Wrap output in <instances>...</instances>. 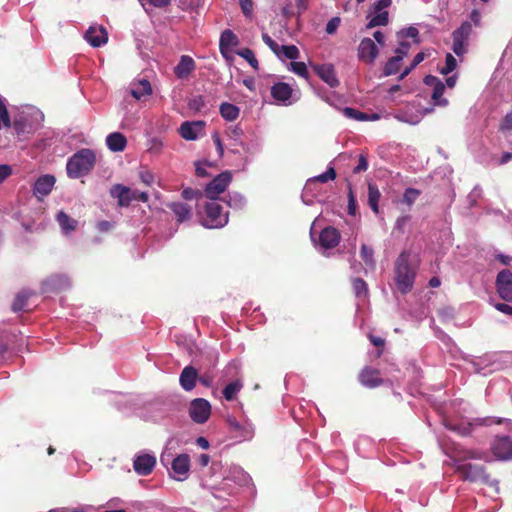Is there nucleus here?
Here are the masks:
<instances>
[{
	"label": "nucleus",
	"mask_w": 512,
	"mask_h": 512,
	"mask_svg": "<svg viewBox=\"0 0 512 512\" xmlns=\"http://www.w3.org/2000/svg\"><path fill=\"white\" fill-rule=\"evenodd\" d=\"M394 280L399 292L407 294L413 288L416 271L410 265V252L403 251L394 264Z\"/></svg>",
	"instance_id": "1"
},
{
	"label": "nucleus",
	"mask_w": 512,
	"mask_h": 512,
	"mask_svg": "<svg viewBox=\"0 0 512 512\" xmlns=\"http://www.w3.org/2000/svg\"><path fill=\"white\" fill-rule=\"evenodd\" d=\"M95 164V152L92 149L82 148L68 159L67 175L73 179L83 177L93 170Z\"/></svg>",
	"instance_id": "2"
},
{
	"label": "nucleus",
	"mask_w": 512,
	"mask_h": 512,
	"mask_svg": "<svg viewBox=\"0 0 512 512\" xmlns=\"http://www.w3.org/2000/svg\"><path fill=\"white\" fill-rule=\"evenodd\" d=\"M110 195L112 198L117 199V204L120 207H128L132 201L139 200L146 203L149 200L147 192H140L136 189H131L122 184H115L110 189Z\"/></svg>",
	"instance_id": "3"
},
{
	"label": "nucleus",
	"mask_w": 512,
	"mask_h": 512,
	"mask_svg": "<svg viewBox=\"0 0 512 512\" xmlns=\"http://www.w3.org/2000/svg\"><path fill=\"white\" fill-rule=\"evenodd\" d=\"M392 0H378L369 12L366 24L367 29L386 26L389 22L388 8Z\"/></svg>",
	"instance_id": "4"
},
{
	"label": "nucleus",
	"mask_w": 512,
	"mask_h": 512,
	"mask_svg": "<svg viewBox=\"0 0 512 512\" xmlns=\"http://www.w3.org/2000/svg\"><path fill=\"white\" fill-rule=\"evenodd\" d=\"M455 471L460 474L463 480L470 482H483L489 481V474L486 473V469L483 465L472 464V463H458Z\"/></svg>",
	"instance_id": "5"
},
{
	"label": "nucleus",
	"mask_w": 512,
	"mask_h": 512,
	"mask_svg": "<svg viewBox=\"0 0 512 512\" xmlns=\"http://www.w3.org/2000/svg\"><path fill=\"white\" fill-rule=\"evenodd\" d=\"M206 218L205 226L209 228L223 227L228 222V215L223 213V207L215 200H211L205 205Z\"/></svg>",
	"instance_id": "6"
},
{
	"label": "nucleus",
	"mask_w": 512,
	"mask_h": 512,
	"mask_svg": "<svg viewBox=\"0 0 512 512\" xmlns=\"http://www.w3.org/2000/svg\"><path fill=\"white\" fill-rule=\"evenodd\" d=\"M211 414V405L204 398H196L191 401L189 415L191 419L198 424L205 423Z\"/></svg>",
	"instance_id": "7"
},
{
	"label": "nucleus",
	"mask_w": 512,
	"mask_h": 512,
	"mask_svg": "<svg viewBox=\"0 0 512 512\" xmlns=\"http://www.w3.org/2000/svg\"><path fill=\"white\" fill-rule=\"evenodd\" d=\"M232 176L229 171H225L217 175L211 180L205 188V194L211 200L216 198L225 191L229 183L231 182Z\"/></svg>",
	"instance_id": "8"
},
{
	"label": "nucleus",
	"mask_w": 512,
	"mask_h": 512,
	"mask_svg": "<svg viewBox=\"0 0 512 512\" xmlns=\"http://www.w3.org/2000/svg\"><path fill=\"white\" fill-rule=\"evenodd\" d=\"M495 286L502 300L512 302V272L509 269H503L497 274Z\"/></svg>",
	"instance_id": "9"
},
{
	"label": "nucleus",
	"mask_w": 512,
	"mask_h": 512,
	"mask_svg": "<svg viewBox=\"0 0 512 512\" xmlns=\"http://www.w3.org/2000/svg\"><path fill=\"white\" fill-rule=\"evenodd\" d=\"M379 53L377 44L370 38H364L358 47V58L366 64L374 63Z\"/></svg>",
	"instance_id": "10"
},
{
	"label": "nucleus",
	"mask_w": 512,
	"mask_h": 512,
	"mask_svg": "<svg viewBox=\"0 0 512 512\" xmlns=\"http://www.w3.org/2000/svg\"><path fill=\"white\" fill-rule=\"evenodd\" d=\"M359 382L368 388H376L383 384L381 373L378 369L365 366L358 375Z\"/></svg>",
	"instance_id": "11"
},
{
	"label": "nucleus",
	"mask_w": 512,
	"mask_h": 512,
	"mask_svg": "<svg viewBox=\"0 0 512 512\" xmlns=\"http://www.w3.org/2000/svg\"><path fill=\"white\" fill-rule=\"evenodd\" d=\"M312 68L319 76V78L328 84L331 88L339 86L340 82L332 64H316L313 65Z\"/></svg>",
	"instance_id": "12"
},
{
	"label": "nucleus",
	"mask_w": 512,
	"mask_h": 512,
	"mask_svg": "<svg viewBox=\"0 0 512 512\" xmlns=\"http://www.w3.org/2000/svg\"><path fill=\"white\" fill-rule=\"evenodd\" d=\"M492 452L498 459H512V439L509 436L497 438L492 444Z\"/></svg>",
	"instance_id": "13"
},
{
	"label": "nucleus",
	"mask_w": 512,
	"mask_h": 512,
	"mask_svg": "<svg viewBox=\"0 0 512 512\" xmlns=\"http://www.w3.org/2000/svg\"><path fill=\"white\" fill-rule=\"evenodd\" d=\"M156 465V458L150 454H141L136 456L133 462V468L138 475H149Z\"/></svg>",
	"instance_id": "14"
},
{
	"label": "nucleus",
	"mask_w": 512,
	"mask_h": 512,
	"mask_svg": "<svg viewBox=\"0 0 512 512\" xmlns=\"http://www.w3.org/2000/svg\"><path fill=\"white\" fill-rule=\"evenodd\" d=\"M172 470L177 481H184L190 470V457L188 454H180L172 461Z\"/></svg>",
	"instance_id": "15"
},
{
	"label": "nucleus",
	"mask_w": 512,
	"mask_h": 512,
	"mask_svg": "<svg viewBox=\"0 0 512 512\" xmlns=\"http://www.w3.org/2000/svg\"><path fill=\"white\" fill-rule=\"evenodd\" d=\"M239 44L240 41L237 34H221L219 42L220 53L226 60L232 61L233 48Z\"/></svg>",
	"instance_id": "16"
},
{
	"label": "nucleus",
	"mask_w": 512,
	"mask_h": 512,
	"mask_svg": "<svg viewBox=\"0 0 512 512\" xmlns=\"http://www.w3.org/2000/svg\"><path fill=\"white\" fill-rule=\"evenodd\" d=\"M293 94L292 87L285 82H277L271 87V96L273 99L281 104H290L289 100Z\"/></svg>",
	"instance_id": "17"
},
{
	"label": "nucleus",
	"mask_w": 512,
	"mask_h": 512,
	"mask_svg": "<svg viewBox=\"0 0 512 512\" xmlns=\"http://www.w3.org/2000/svg\"><path fill=\"white\" fill-rule=\"evenodd\" d=\"M339 231L331 226L325 227L319 235V244L325 249H332L340 242Z\"/></svg>",
	"instance_id": "18"
},
{
	"label": "nucleus",
	"mask_w": 512,
	"mask_h": 512,
	"mask_svg": "<svg viewBox=\"0 0 512 512\" xmlns=\"http://www.w3.org/2000/svg\"><path fill=\"white\" fill-rule=\"evenodd\" d=\"M55 177L52 175H43L40 176L33 187V193L36 197H45L52 191L55 184Z\"/></svg>",
	"instance_id": "19"
},
{
	"label": "nucleus",
	"mask_w": 512,
	"mask_h": 512,
	"mask_svg": "<svg viewBox=\"0 0 512 512\" xmlns=\"http://www.w3.org/2000/svg\"><path fill=\"white\" fill-rule=\"evenodd\" d=\"M197 380V370L191 365L184 367L179 377L181 387L185 391H191L195 388Z\"/></svg>",
	"instance_id": "20"
},
{
	"label": "nucleus",
	"mask_w": 512,
	"mask_h": 512,
	"mask_svg": "<svg viewBox=\"0 0 512 512\" xmlns=\"http://www.w3.org/2000/svg\"><path fill=\"white\" fill-rule=\"evenodd\" d=\"M196 68L195 61L188 55H182L179 63L174 68V73L179 79L187 78Z\"/></svg>",
	"instance_id": "21"
},
{
	"label": "nucleus",
	"mask_w": 512,
	"mask_h": 512,
	"mask_svg": "<svg viewBox=\"0 0 512 512\" xmlns=\"http://www.w3.org/2000/svg\"><path fill=\"white\" fill-rule=\"evenodd\" d=\"M167 207L175 214L179 223L190 220L192 216V208L186 203L172 202Z\"/></svg>",
	"instance_id": "22"
},
{
	"label": "nucleus",
	"mask_w": 512,
	"mask_h": 512,
	"mask_svg": "<svg viewBox=\"0 0 512 512\" xmlns=\"http://www.w3.org/2000/svg\"><path fill=\"white\" fill-rule=\"evenodd\" d=\"M454 454L455 461L459 463H465V461L468 459L484 460L487 457V454L483 451L464 448H456L454 450Z\"/></svg>",
	"instance_id": "23"
},
{
	"label": "nucleus",
	"mask_w": 512,
	"mask_h": 512,
	"mask_svg": "<svg viewBox=\"0 0 512 512\" xmlns=\"http://www.w3.org/2000/svg\"><path fill=\"white\" fill-rule=\"evenodd\" d=\"M203 125L204 123L202 121L183 122L179 129L180 135L186 140H195Z\"/></svg>",
	"instance_id": "24"
},
{
	"label": "nucleus",
	"mask_w": 512,
	"mask_h": 512,
	"mask_svg": "<svg viewBox=\"0 0 512 512\" xmlns=\"http://www.w3.org/2000/svg\"><path fill=\"white\" fill-rule=\"evenodd\" d=\"M108 148L113 152H121L126 148L127 139L120 132L110 133L106 138Z\"/></svg>",
	"instance_id": "25"
},
{
	"label": "nucleus",
	"mask_w": 512,
	"mask_h": 512,
	"mask_svg": "<svg viewBox=\"0 0 512 512\" xmlns=\"http://www.w3.org/2000/svg\"><path fill=\"white\" fill-rule=\"evenodd\" d=\"M56 220L61 227L63 233L68 234L76 230L78 221L71 218L64 211H59L56 215Z\"/></svg>",
	"instance_id": "26"
},
{
	"label": "nucleus",
	"mask_w": 512,
	"mask_h": 512,
	"mask_svg": "<svg viewBox=\"0 0 512 512\" xmlns=\"http://www.w3.org/2000/svg\"><path fill=\"white\" fill-rule=\"evenodd\" d=\"M152 94V87L148 80L142 79L138 82L134 83L131 88V95L140 100L144 96H149Z\"/></svg>",
	"instance_id": "27"
},
{
	"label": "nucleus",
	"mask_w": 512,
	"mask_h": 512,
	"mask_svg": "<svg viewBox=\"0 0 512 512\" xmlns=\"http://www.w3.org/2000/svg\"><path fill=\"white\" fill-rule=\"evenodd\" d=\"M34 293L30 290H22L16 294L15 299L12 303L11 309L13 312H20L26 310L28 299Z\"/></svg>",
	"instance_id": "28"
},
{
	"label": "nucleus",
	"mask_w": 512,
	"mask_h": 512,
	"mask_svg": "<svg viewBox=\"0 0 512 512\" xmlns=\"http://www.w3.org/2000/svg\"><path fill=\"white\" fill-rule=\"evenodd\" d=\"M381 198V193L374 183L368 184V205L372 209V211L376 214L379 213V200Z\"/></svg>",
	"instance_id": "29"
},
{
	"label": "nucleus",
	"mask_w": 512,
	"mask_h": 512,
	"mask_svg": "<svg viewBox=\"0 0 512 512\" xmlns=\"http://www.w3.org/2000/svg\"><path fill=\"white\" fill-rule=\"evenodd\" d=\"M481 14L478 10H473L469 19L461 24L456 32H470L473 28L480 27Z\"/></svg>",
	"instance_id": "30"
},
{
	"label": "nucleus",
	"mask_w": 512,
	"mask_h": 512,
	"mask_svg": "<svg viewBox=\"0 0 512 512\" xmlns=\"http://www.w3.org/2000/svg\"><path fill=\"white\" fill-rule=\"evenodd\" d=\"M240 113L239 108L231 103L224 102L220 105V114L227 121H234Z\"/></svg>",
	"instance_id": "31"
},
{
	"label": "nucleus",
	"mask_w": 512,
	"mask_h": 512,
	"mask_svg": "<svg viewBox=\"0 0 512 512\" xmlns=\"http://www.w3.org/2000/svg\"><path fill=\"white\" fill-rule=\"evenodd\" d=\"M243 387L241 381L235 380L230 382L223 389V396L227 401H232L236 398L237 393Z\"/></svg>",
	"instance_id": "32"
},
{
	"label": "nucleus",
	"mask_w": 512,
	"mask_h": 512,
	"mask_svg": "<svg viewBox=\"0 0 512 512\" xmlns=\"http://www.w3.org/2000/svg\"><path fill=\"white\" fill-rule=\"evenodd\" d=\"M11 127L19 137L30 132V125L24 117L16 118L13 122L11 121Z\"/></svg>",
	"instance_id": "33"
},
{
	"label": "nucleus",
	"mask_w": 512,
	"mask_h": 512,
	"mask_svg": "<svg viewBox=\"0 0 512 512\" xmlns=\"http://www.w3.org/2000/svg\"><path fill=\"white\" fill-rule=\"evenodd\" d=\"M401 56H393L388 59L384 66V74L386 76L394 75L400 70Z\"/></svg>",
	"instance_id": "34"
},
{
	"label": "nucleus",
	"mask_w": 512,
	"mask_h": 512,
	"mask_svg": "<svg viewBox=\"0 0 512 512\" xmlns=\"http://www.w3.org/2000/svg\"><path fill=\"white\" fill-rule=\"evenodd\" d=\"M84 39L92 47H100L108 42V34H83Z\"/></svg>",
	"instance_id": "35"
},
{
	"label": "nucleus",
	"mask_w": 512,
	"mask_h": 512,
	"mask_svg": "<svg viewBox=\"0 0 512 512\" xmlns=\"http://www.w3.org/2000/svg\"><path fill=\"white\" fill-rule=\"evenodd\" d=\"M468 34H457L454 38L452 50L457 56H461L466 52L465 44Z\"/></svg>",
	"instance_id": "36"
},
{
	"label": "nucleus",
	"mask_w": 512,
	"mask_h": 512,
	"mask_svg": "<svg viewBox=\"0 0 512 512\" xmlns=\"http://www.w3.org/2000/svg\"><path fill=\"white\" fill-rule=\"evenodd\" d=\"M352 286L356 297L365 298L368 295L367 283L362 278H354Z\"/></svg>",
	"instance_id": "37"
},
{
	"label": "nucleus",
	"mask_w": 512,
	"mask_h": 512,
	"mask_svg": "<svg viewBox=\"0 0 512 512\" xmlns=\"http://www.w3.org/2000/svg\"><path fill=\"white\" fill-rule=\"evenodd\" d=\"M360 257L364 261L366 266H369V267L375 266L374 250L372 247H369L366 244H363L361 246V250H360Z\"/></svg>",
	"instance_id": "38"
},
{
	"label": "nucleus",
	"mask_w": 512,
	"mask_h": 512,
	"mask_svg": "<svg viewBox=\"0 0 512 512\" xmlns=\"http://www.w3.org/2000/svg\"><path fill=\"white\" fill-rule=\"evenodd\" d=\"M236 54L244 58L254 70L259 69V62L256 59L254 52L249 48H244L236 51Z\"/></svg>",
	"instance_id": "39"
},
{
	"label": "nucleus",
	"mask_w": 512,
	"mask_h": 512,
	"mask_svg": "<svg viewBox=\"0 0 512 512\" xmlns=\"http://www.w3.org/2000/svg\"><path fill=\"white\" fill-rule=\"evenodd\" d=\"M444 91L445 85L442 81L438 83L435 87H433L432 99L435 101L437 105L446 106L448 104V101L442 98Z\"/></svg>",
	"instance_id": "40"
},
{
	"label": "nucleus",
	"mask_w": 512,
	"mask_h": 512,
	"mask_svg": "<svg viewBox=\"0 0 512 512\" xmlns=\"http://www.w3.org/2000/svg\"><path fill=\"white\" fill-rule=\"evenodd\" d=\"M180 8L184 11H188L191 14V18L194 19L195 15H199V1L195 0H180Z\"/></svg>",
	"instance_id": "41"
},
{
	"label": "nucleus",
	"mask_w": 512,
	"mask_h": 512,
	"mask_svg": "<svg viewBox=\"0 0 512 512\" xmlns=\"http://www.w3.org/2000/svg\"><path fill=\"white\" fill-rule=\"evenodd\" d=\"M11 127V119L5 105L4 99L0 96V129Z\"/></svg>",
	"instance_id": "42"
},
{
	"label": "nucleus",
	"mask_w": 512,
	"mask_h": 512,
	"mask_svg": "<svg viewBox=\"0 0 512 512\" xmlns=\"http://www.w3.org/2000/svg\"><path fill=\"white\" fill-rule=\"evenodd\" d=\"M474 423H460L456 425H450L449 429L458 433L461 436H470L473 432Z\"/></svg>",
	"instance_id": "43"
},
{
	"label": "nucleus",
	"mask_w": 512,
	"mask_h": 512,
	"mask_svg": "<svg viewBox=\"0 0 512 512\" xmlns=\"http://www.w3.org/2000/svg\"><path fill=\"white\" fill-rule=\"evenodd\" d=\"M343 113L346 117L356 120V121H368L367 113L361 112V111L351 108V107L344 108Z\"/></svg>",
	"instance_id": "44"
},
{
	"label": "nucleus",
	"mask_w": 512,
	"mask_h": 512,
	"mask_svg": "<svg viewBox=\"0 0 512 512\" xmlns=\"http://www.w3.org/2000/svg\"><path fill=\"white\" fill-rule=\"evenodd\" d=\"M290 69L298 76L308 79L309 73L307 66L304 62L292 61L290 62Z\"/></svg>",
	"instance_id": "45"
},
{
	"label": "nucleus",
	"mask_w": 512,
	"mask_h": 512,
	"mask_svg": "<svg viewBox=\"0 0 512 512\" xmlns=\"http://www.w3.org/2000/svg\"><path fill=\"white\" fill-rule=\"evenodd\" d=\"M457 66V61L455 57L451 53H447L445 59V66L440 69V73L442 75H448L451 73Z\"/></svg>",
	"instance_id": "46"
},
{
	"label": "nucleus",
	"mask_w": 512,
	"mask_h": 512,
	"mask_svg": "<svg viewBox=\"0 0 512 512\" xmlns=\"http://www.w3.org/2000/svg\"><path fill=\"white\" fill-rule=\"evenodd\" d=\"M280 53L290 60H294L299 57V50L295 45H281Z\"/></svg>",
	"instance_id": "47"
},
{
	"label": "nucleus",
	"mask_w": 512,
	"mask_h": 512,
	"mask_svg": "<svg viewBox=\"0 0 512 512\" xmlns=\"http://www.w3.org/2000/svg\"><path fill=\"white\" fill-rule=\"evenodd\" d=\"M336 171L333 167H329L326 172L318 175V176H315L313 179H311L310 181H316V182H320V183H326L330 180H334L336 178Z\"/></svg>",
	"instance_id": "48"
},
{
	"label": "nucleus",
	"mask_w": 512,
	"mask_h": 512,
	"mask_svg": "<svg viewBox=\"0 0 512 512\" xmlns=\"http://www.w3.org/2000/svg\"><path fill=\"white\" fill-rule=\"evenodd\" d=\"M512 131V110L507 112L499 124V132L507 133Z\"/></svg>",
	"instance_id": "49"
},
{
	"label": "nucleus",
	"mask_w": 512,
	"mask_h": 512,
	"mask_svg": "<svg viewBox=\"0 0 512 512\" xmlns=\"http://www.w3.org/2000/svg\"><path fill=\"white\" fill-rule=\"evenodd\" d=\"M419 195H420L419 190L414 189V188H407L403 195V201L408 206H411L416 201V199L418 198Z\"/></svg>",
	"instance_id": "50"
},
{
	"label": "nucleus",
	"mask_w": 512,
	"mask_h": 512,
	"mask_svg": "<svg viewBox=\"0 0 512 512\" xmlns=\"http://www.w3.org/2000/svg\"><path fill=\"white\" fill-rule=\"evenodd\" d=\"M348 190V213L354 216L356 214L357 201L351 185L348 186Z\"/></svg>",
	"instance_id": "51"
},
{
	"label": "nucleus",
	"mask_w": 512,
	"mask_h": 512,
	"mask_svg": "<svg viewBox=\"0 0 512 512\" xmlns=\"http://www.w3.org/2000/svg\"><path fill=\"white\" fill-rule=\"evenodd\" d=\"M409 221H410L409 215H404V216L398 217L395 222V225H394V230L400 234L404 233L405 226L407 225V223Z\"/></svg>",
	"instance_id": "52"
},
{
	"label": "nucleus",
	"mask_w": 512,
	"mask_h": 512,
	"mask_svg": "<svg viewBox=\"0 0 512 512\" xmlns=\"http://www.w3.org/2000/svg\"><path fill=\"white\" fill-rule=\"evenodd\" d=\"M139 178L141 179V181L144 184H146L148 186L152 185V183L155 180L154 174L150 170H147V169L141 170L139 172Z\"/></svg>",
	"instance_id": "53"
},
{
	"label": "nucleus",
	"mask_w": 512,
	"mask_h": 512,
	"mask_svg": "<svg viewBox=\"0 0 512 512\" xmlns=\"http://www.w3.org/2000/svg\"><path fill=\"white\" fill-rule=\"evenodd\" d=\"M368 168V160L365 155L361 154L358 159L357 166L353 169L355 174L366 171Z\"/></svg>",
	"instance_id": "54"
},
{
	"label": "nucleus",
	"mask_w": 512,
	"mask_h": 512,
	"mask_svg": "<svg viewBox=\"0 0 512 512\" xmlns=\"http://www.w3.org/2000/svg\"><path fill=\"white\" fill-rule=\"evenodd\" d=\"M202 195V193L199 191V190H195V189H192V188H185L183 191H182V197L185 199V200H193V199H197L198 197H200Z\"/></svg>",
	"instance_id": "55"
},
{
	"label": "nucleus",
	"mask_w": 512,
	"mask_h": 512,
	"mask_svg": "<svg viewBox=\"0 0 512 512\" xmlns=\"http://www.w3.org/2000/svg\"><path fill=\"white\" fill-rule=\"evenodd\" d=\"M411 45L409 42L402 41L395 50L396 56H401V60L409 53Z\"/></svg>",
	"instance_id": "56"
},
{
	"label": "nucleus",
	"mask_w": 512,
	"mask_h": 512,
	"mask_svg": "<svg viewBox=\"0 0 512 512\" xmlns=\"http://www.w3.org/2000/svg\"><path fill=\"white\" fill-rule=\"evenodd\" d=\"M253 435L254 429L250 424L244 425L243 428L238 432V436L242 437L245 440L251 439Z\"/></svg>",
	"instance_id": "57"
},
{
	"label": "nucleus",
	"mask_w": 512,
	"mask_h": 512,
	"mask_svg": "<svg viewBox=\"0 0 512 512\" xmlns=\"http://www.w3.org/2000/svg\"><path fill=\"white\" fill-rule=\"evenodd\" d=\"M12 175V167L8 164L0 165V184Z\"/></svg>",
	"instance_id": "58"
},
{
	"label": "nucleus",
	"mask_w": 512,
	"mask_h": 512,
	"mask_svg": "<svg viewBox=\"0 0 512 512\" xmlns=\"http://www.w3.org/2000/svg\"><path fill=\"white\" fill-rule=\"evenodd\" d=\"M263 40L276 55H280L281 46L273 41L268 34H263Z\"/></svg>",
	"instance_id": "59"
},
{
	"label": "nucleus",
	"mask_w": 512,
	"mask_h": 512,
	"mask_svg": "<svg viewBox=\"0 0 512 512\" xmlns=\"http://www.w3.org/2000/svg\"><path fill=\"white\" fill-rule=\"evenodd\" d=\"M431 55L430 50H423L417 53L412 61V67L418 66L425 58Z\"/></svg>",
	"instance_id": "60"
},
{
	"label": "nucleus",
	"mask_w": 512,
	"mask_h": 512,
	"mask_svg": "<svg viewBox=\"0 0 512 512\" xmlns=\"http://www.w3.org/2000/svg\"><path fill=\"white\" fill-rule=\"evenodd\" d=\"M204 99L201 95L194 97L189 101V107L194 110H200L204 106Z\"/></svg>",
	"instance_id": "61"
},
{
	"label": "nucleus",
	"mask_w": 512,
	"mask_h": 512,
	"mask_svg": "<svg viewBox=\"0 0 512 512\" xmlns=\"http://www.w3.org/2000/svg\"><path fill=\"white\" fill-rule=\"evenodd\" d=\"M340 22L339 17H333L326 25V32H335L339 28Z\"/></svg>",
	"instance_id": "62"
},
{
	"label": "nucleus",
	"mask_w": 512,
	"mask_h": 512,
	"mask_svg": "<svg viewBox=\"0 0 512 512\" xmlns=\"http://www.w3.org/2000/svg\"><path fill=\"white\" fill-rule=\"evenodd\" d=\"M239 4L241 6V9H242L243 13L246 16H249L251 14V12H252V9H253L252 0H239Z\"/></svg>",
	"instance_id": "63"
},
{
	"label": "nucleus",
	"mask_w": 512,
	"mask_h": 512,
	"mask_svg": "<svg viewBox=\"0 0 512 512\" xmlns=\"http://www.w3.org/2000/svg\"><path fill=\"white\" fill-rule=\"evenodd\" d=\"M109 29H111L110 26H106L104 24L94 23V24H92V25H90L88 27L86 32H101V33H104V32H108Z\"/></svg>",
	"instance_id": "64"
}]
</instances>
